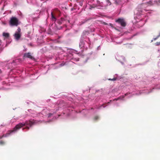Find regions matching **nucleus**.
I'll list each match as a JSON object with an SVG mask.
<instances>
[{
	"instance_id": "nucleus-1",
	"label": "nucleus",
	"mask_w": 160,
	"mask_h": 160,
	"mask_svg": "<svg viewBox=\"0 0 160 160\" xmlns=\"http://www.w3.org/2000/svg\"><path fill=\"white\" fill-rule=\"evenodd\" d=\"M35 123V121L33 120L32 121L29 120L26 121L24 123H19L17 124L14 128L16 132L21 128L22 127L25 125H29L30 127L33 125Z\"/></svg>"
},
{
	"instance_id": "nucleus-2",
	"label": "nucleus",
	"mask_w": 160,
	"mask_h": 160,
	"mask_svg": "<svg viewBox=\"0 0 160 160\" xmlns=\"http://www.w3.org/2000/svg\"><path fill=\"white\" fill-rule=\"evenodd\" d=\"M22 35L21 30L20 28H18L17 30L15 32L13 35L14 38L17 41L19 40Z\"/></svg>"
},
{
	"instance_id": "nucleus-3",
	"label": "nucleus",
	"mask_w": 160,
	"mask_h": 160,
	"mask_svg": "<svg viewBox=\"0 0 160 160\" xmlns=\"http://www.w3.org/2000/svg\"><path fill=\"white\" fill-rule=\"evenodd\" d=\"M10 25L11 26H17L19 24L18 19L14 17H12L9 21Z\"/></svg>"
},
{
	"instance_id": "nucleus-4",
	"label": "nucleus",
	"mask_w": 160,
	"mask_h": 160,
	"mask_svg": "<svg viewBox=\"0 0 160 160\" xmlns=\"http://www.w3.org/2000/svg\"><path fill=\"white\" fill-rule=\"evenodd\" d=\"M15 132H16V131L14 128L13 130L8 131L6 134H3L2 136H0V139L2 138L3 137H7L12 133Z\"/></svg>"
},
{
	"instance_id": "nucleus-5",
	"label": "nucleus",
	"mask_w": 160,
	"mask_h": 160,
	"mask_svg": "<svg viewBox=\"0 0 160 160\" xmlns=\"http://www.w3.org/2000/svg\"><path fill=\"white\" fill-rule=\"evenodd\" d=\"M116 22H118L122 26L124 27L126 25V22L123 19H118L116 20Z\"/></svg>"
},
{
	"instance_id": "nucleus-6",
	"label": "nucleus",
	"mask_w": 160,
	"mask_h": 160,
	"mask_svg": "<svg viewBox=\"0 0 160 160\" xmlns=\"http://www.w3.org/2000/svg\"><path fill=\"white\" fill-rule=\"evenodd\" d=\"M24 57L29 58H32V56L29 53H25L24 54Z\"/></svg>"
},
{
	"instance_id": "nucleus-7",
	"label": "nucleus",
	"mask_w": 160,
	"mask_h": 160,
	"mask_svg": "<svg viewBox=\"0 0 160 160\" xmlns=\"http://www.w3.org/2000/svg\"><path fill=\"white\" fill-rule=\"evenodd\" d=\"M2 35L5 38H8L9 37V34L8 33L3 32Z\"/></svg>"
},
{
	"instance_id": "nucleus-8",
	"label": "nucleus",
	"mask_w": 160,
	"mask_h": 160,
	"mask_svg": "<svg viewBox=\"0 0 160 160\" xmlns=\"http://www.w3.org/2000/svg\"><path fill=\"white\" fill-rule=\"evenodd\" d=\"M5 144V142L2 141H0V145H3Z\"/></svg>"
},
{
	"instance_id": "nucleus-9",
	"label": "nucleus",
	"mask_w": 160,
	"mask_h": 160,
	"mask_svg": "<svg viewBox=\"0 0 160 160\" xmlns=\"http://www.w3.org/2000/svg\"><path fill=\"white\" fill-rule=\"evenodd\" d=\"M159 45H160V42H158L155 43V45L157 46Z\"/></svg>"
},
{
	"instance_id": "nucleus-10",
	"label": "nucleus",
	"mask_w": 160,
	"mask_h": 160,
	"mask_svg": "<svg viewBox=\"0 0 160 160\" xmlns=\"http://www.w3.org/2000/svg\"><path fill=\"white\" fill-rule=\"evenodd\" d=\"M51 14H52V19H54V20L55 21V17L53 15L52 13V12L51 13Z\"/></svg>"
},
{
	"instance_id": "nucleus-11",
	"label": "nucleus",
	"mask_w": 160,
	"mask_h": 160,
	"mask_svg": "<svg viewBox=\"0 0 160 160\" xmlns=\"http://www.w3.org/2000/svg\"><path fill=\"white\" fill-rule=\"evenodd\" d=\"M25 128H26V129H28V130H29V127H28V126H27L26 128H23V129H25Z\"/></svg>"
},
{
	"instance_id": "nucleus-12",
	"label": "nucleus",
	"mask_w": 160,
	"mask_h": 160,
	"mask_svg": "<svg viewBox=\"0 0 160 160\" xmlns=\"http://www.w3.org/2000/svg\"><path fill=\"white\" fill-rule=\"evenodd\" d=\"M98 116H96L94 117V119L95 120H97L98 118Z\"/></svg>"
},
{
	"instance_id": "nucleus-13",
	"label": "nucleus",
	"mask_w": 160,
	"mask_h": 160,
	"mask_svg": "<svg viewBox=\"0 0 160 160\" xmlns=\"http://www.w3.org/2000/svg\"><path fill=\"white\" fill-rule=\"evenodd\" d=\"M107 2L108 3V4L109 5H110V4H111L110 3H110V2H109V1L108 0H107Z\"/></svg>"
},
{
	"instance_id": "nucleus-14",
	"label": "nucleus",
	"mask_w": 160,
	"mask_h": 160,
	"mask_svg": "<svg viewBox=\"0 0 160 160\" xmlns=\"http://www.w3.org/2000/svg\"><path fill=\"white\" fill-rule=\"evenodd\" d=\"M109 80H112V81H114V80H116V79L115 78H114L112 79H109Z\"/></svg>"
},
{
	"instance_id": "nucleus-15",
	"label": "nucleus",
	"mask_w": 160,
	"mask_h": 160,
	"mask_svg": "<svg viewBox=\"0 0 160 160\" xmlns=\"http://www.w3.org/2000/svg\"><path fill=\"white\" fill-rule=\"evenodd\" d=\"M159 36H160V33L159 35H158V36L157 37V38H154V39H154V40H156V39H157V38H158Z\"/></svg>"
},
{
	"instance_id": "nucleus-16",
	"label": "nucleus",
	"mask_w": 160,
	"mask_h": 160,
	"mask_svg": "<svg viewBox=\"0 0 160 160\" xmlns=\"http://www.w3.org/2000/svg\"><path fill=\"white\" fill-rule=\"evenodd\" d=\"M128 95V94L127 93V94H126L124 95V96L125 97H127V96Z\"/></svg>"
},
{
	"instance_id": "nucleus-17",
	"label": "nucleus",
	"mask_w": 160,
	"mask_h": 160,
	"mask_svg": "<svg viewBox=\"0 0 160 160\" xmlns=\"http://www.w3.org/2000/svg\"><path fill=\"white\" fill-rule=\"evenodd\" d=\"M1 48H2V47L1 46V45H0V52H1Z\"/></svg>"
},
{
	"instance_id": "nucleus-18",
	"label": "nucleus",
	"mask_w": 160,
	"mask_h": 160,
	"mask_svg": "<svg viewBox=\"0 0 160 160\" xmlns=\"http://www.w3.org/2000/svg\"><path fill=\"white\" fill-rule=\"evenodd\" d=\"M52 115V114H51V113H50L49 114V115L48 116V117H50V116L51 115Z\"/></svg>"
},
{
	"instance_id": "nucleus-19",
	"label": "nucleus",
	"mask_w": 160,
	"mask_h": 160,
	"mask_svg": "<svg viewBox=\"0 0 160 160\" xmlns=\"http://www.w3.org/2000/svg\"><path fill=\"white\" fill-rule=\"evenodd\" d=\"M4 126H3V125H1V126H0V127H3Z\"/></svg>"
}]
</instances>
